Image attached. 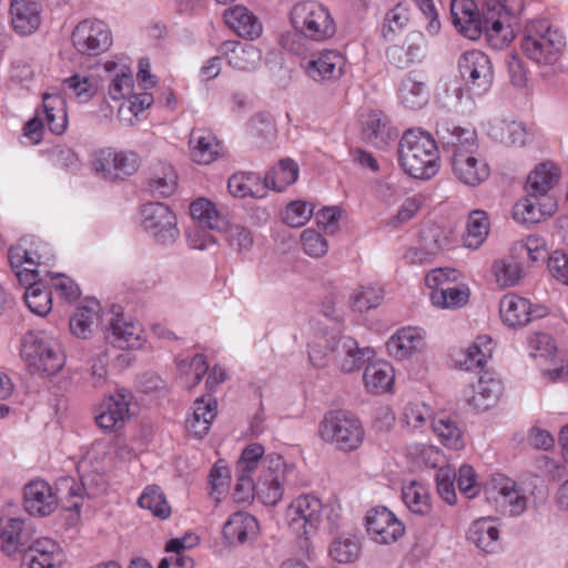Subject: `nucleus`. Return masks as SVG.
<instances>
[{
    "label": "nucleus",
    "instance_id": "30",
    "mask_svg": "<svg viewBox=\"0 0 568 568\" xmlns=\"http://www.w3.org/2000/svg\"><path fill=\"white\" fill-rule=\"evenodd\" d=\"M40 4L33 0H12L11 20L16 32L30 34L38 29L41 22Z\"/></svg>",
    "mask_w": 568,
    "mask_h": 568
},
{
    "label": "nucleus",
    "instance_id": "17",
    "mask_svg": "<svg viewBox=\"0 0 568 568\" xmlns=\"http://www.w3.org/2000/svg\"><path fill=\"white\" fill-rule=\"evenodd\" d=\"M132 399L130 392L121 389L106 398L95 416L97 425L109 433H116L123 428L129 418V405Z\"/></svg>",
    "mask_w": 568,
    "mask_h": 568
},
{
    "label": "nucleus",
    "instance_id": "4",
    "mask_svg": "<svg viewBox=\"0 0 568 568\" xmlns=\"http://www.w3.org/2000/svg\"><path fill=\"white\" fill-rule=\"evenodd\" d=\"M191 216L203 226L225 233L231 246L237 251H247L253 245V236L248 229L242 225H231L227 219L222 215L215 204L206 199H197L190 205Z\"/></svg>",
    "mask_w": 568,
    "mask_h": 568
},
{
    "label": "nucleus",
    "instance_id": "63",
    "mask_svg": "<svg viewBox=\"0 0 568 568\" xmlns=\"http://www.w3.org/2000/svg\"><path fill=\"white\" fill-rule=\"evenodd\" d=\"M308 359L316 368L327 367L333 361L332 336L325 339L314 341L308 344Z\"/></svg>",
    "mask_w": 568,
    "mask_h": 568
},
{
    "label": "nucleus",
    "instance_id": "41",
    "mask_svg": "<svg viewBox=\"0 0 568 568\" xmlns=\"http://www.w3.org/2000/svg\"><path fill=\"white\" fill-rule=\"evenodd\" d=\"M300 173L298 164L292 159H282L263 179L265 190L283 191L296 182Z\"/></svg>",
    "mask_w": 568,
    "mask_h": 568
},
{
    "label": "nucleus",
    "instance_id": "56",
    "mask_svg": "<svg viewBox=\"0 0 568 568\" xmlns=\"http://www.w3.org/2000/svg\"><path fill=\"white\" fill-rule=\"evenodd\" d=\"M62 85L65 91H69L79 102L90 101L95 92L97 88L92 83L89 77L75 73L63 80Z\"/></svg>",
    "mask_w": 568,
    "mask_h": 568
},
{
    "label": "nucleus",
    "instance_id": "50",
    "mask_svg": "<svg viewBox=\"0 0 568 568\" xmlns=\"http://www.w3.org/2000/svg\"><path fill=\"white\" fill-rule=\"evenodd\" d=\"M384 298V290L377 285H361L353 291L349 305L354 311L367 312L377 307Z\"/></svg>",
    "mask_w": 568,
    "mask_h": 568
},
{
    "label": "nucleus",
    "instance_id": "49",
    "mask_svg": "<svg viewBox=\"0 0 568 568\" xmlns=\"http://www.w3.org/2000/svg\"><path fill=\"white\" fill-rule=\"evenodd\" d=\"M402 497L407 508L417 515L425 516L432 510L430 496L427 488L416 481L403 487Z\"/></svg>",
    "mask_w": 568,
    "mask_h": 568
},
{
    "label": "nucleus",
    "instance_id": "8",
    "mask_svg": "<svg viewBox=\"0 0 568 568\" xmlns=\"http://www.w3.org/2000/svg\"><path fill=\"white\" fill-rule=\"evenodd\" d=\"M44 119L37 112L36 116L29 120L24 125V135L30 138L34 143H39L42 138L44 122L49 130L57 135L62 134L67 130L68 114L65 101L60 94H43Z\"/></svg>",
    "mask_w": 568,
    "mask_h": 568
},
{
    "label": "nucleus",
    "instance_id": "18",
    "mask_svg": "<svg viewBox=\"0 0 568 568\" xmlns=\"http://www.w3.org/2000/svg\"><path fill=\"white\" fill-rule=\"evenodd\" d=\"M23 506L31 516L45 517L57 509L58 497L49 483L34 479L24 486Z\"/></svg>",
    "mask_w": 568,
    "mask_h": 568
},
{
    "label": "nucleus",
    "instance_id": "21",
    "mask_svg": "<svg viewBox=\"0 0 568 568\" xmlns=\"http://www.w3.org/2000/svg\"><path fill=\"white\" fill-rule=\"evenodd\" d=\"M557 209L552 196L541 197L534 192H527L526 197L519 200L513 209V216L524 224L539 223L544 217L550 216Z\"/></svg>",
    "mask_w": 568,
    "mask_h": 568
},
{
    "label": "nucleus",
    "instance_id": "19",
    "mask_svg": "<svg viewBox=\"0 0 568 568\" xmlns=\"http://www.w3.org/2000/svg\"><path fill=\"white\" fill-rule=\"evenodd\" d=\"M436 135L443 148L452 155L460 151L479 149L475 130L462 128L449 119H442L437 122Z\"/></svg>",
    "mask_w": 568,
    "mask_h": 568
},
{
    "label": "nucleus",
    "instance_id": "42",
    "mask_svg": "<svg viewBox=\"0 0 568 568\" xmlns=\"http://www.w3.org/2000/svg\"><path fill=\"white\" fill-rule=\"evenodd\" d=\"M364 383L367 390L374 394L388 392L394 383V368L387 362H376L366 366Z\"/></svg>",
    "mask_w": 568,
    "mask_h": 568
},
{
    "label": "nucleus",
    "instance_id": "15",
    "mask_svg": "<svg viewBox=\"0 0 568 568\" xmlns=\"http://www.w3.org/2000/svg\"><path fill=\"white\" fill-rule=\"evenodd\" d=\"M333 361L343 373H353L363 367L374 352L359 347L356 339L346 335L332 336Z\"/></svg>",
    "mask_w": 568,
    "mask_h": 568
},
{
    "label": "nucleus",
    "instance_id": "10",
    "mask_svg": "<svg viewBox=\"0 0 568 568\" xmlns=\"http://www.w3.org/2000/svg\"><path fill=\"white\" fill-rule=\"evenodd\" d=\"M292 27L296 32L305 36L306 32L322 36H333L335 27L326 8L315 1L296 3L290 14Z\"/></svg>",
    "mask_w": 568,
    "mask_h": 568
},
{
    "label": "nucleus",
    "instance_id": "7",
    "mask_svg": "<svg viewBox=\"0 0 568 568\" xmlns=\"http://www.w3.org/2000/svg\"><path fill=\"white\" fill-rule=\"evenodd\" d=\"M288 528L300 539L307 541L316 534L322 520V503L312 495H301L286 509Z\"/></svg>",
    "mask_w": 568,
    "mask_h": 568
},
{
    "label": "nucleus",
    "instance_id": "27",
    "mask_svg": "<svg viewBox=\"0 0 568 568\" xmlns=\"http://www.w3.org/2000/svg\"><path fill=\"white\" fill-rule=\"evenodd\" d=\"M142 328L139 323L124 318L122 314L116 313L111 320L106 338L115 347L135 348L141 345Z\"/></svg>",
    "mask_w": 568,
    "mask_h": 568
},
{
    "label": "nucleus",
    "instance_id": "46",
    "mask_svg": "<svg viewBox=\"0 0 568 568\" xmlns=\"http://www.w3.org/2000/svg\"><path fill=\"white\" fill-rule=\"evenodd\" d=\"M489 233V221L485 211L474 210L468 215L464 244L468 248L477 250L481 246Z\"/></svg>",
    "mask_w": 568,
    "mask_h": 568
},
{
    "label": "nucleus",
    "instance_id": "28",
    "mask_svg": "<svg viewBox=\"0 0 568 568\" xmlns=\"http://www.w3.org/2000/svg\"><path fill=\"white\" fill-rule=\"evenodd\" d=\"M342 57L335 51H326L302 67L308 78L316 82L338 79L342 74Z\"/></svg>",
    "mask_w": 568,
    "mask_h": 568
},
{
    "label": "nucleus",
    "instance_id": "1",
    "mask_svg": "<svg viewBox=\"0 0 568 568\" xmlns=\"http://www.w3.org/2000/svg\"><path fill=\"white\" fill-rule=\"evenodd\" d=\"M452 22L459 32L475 31L489 36L511 29L516 20V11L506 4V0H488L480 10L474 0L450 1Z\"/></svg>",
    "mask_w": 568,
    "mask_h": 568
},
{
    "label": "nucleus",
    "instance_id": "53",
    "mask_svg": "<svg viewBox=\"0 0 568 568\" xmlns=\"http://www.w3.org/2000/svg\"><path fill=\"white\" fill-rule=\"evenodd\" d=\"M487 341L490 343V338L487 336L478 337L477 342L468 346L463 353V358L456 359L459 366L465 371L483 369L486 365L487 358L491 355V348L486 346L480 348L478 342Z\"/></svg>",
    "mask_w": 568,
    "mask_h": 568
},
{
    "label": "nucleus",
    "instance_id": "13",
    "mask_svg": "<svg viewBox=\"0 0 568 568\" xmlns=\"http://www.w3.org/2000/svg\"><path fill=\"white\" fill-rule=\"evenodd\" d=\"M454 176L463 184L477 186L490 175V168L479 149L460 151L450 156Z\"/></svg>",
    "mask_w": 568,
    "mask_h": 568
},
{
    "label": "nucleus",
    "instance_id": "16",
    "mask_svg": "<svg viewBox=\"0 0 568 568\" xmlns=\"http://www.w3.org/2000/svg\"><path fill=\"white\" fill-rule=\"evenodd\" d=\"M267 469L256 483V496L266 506H275L283 497L285 464L280 455L266 457Z\"/></svg>",
    "mask_w": 568,
    "mask_h": 568
},
{
    "label": "nucleus",
    "instance_id": "11",
    "mask_svg": "<svg viewBox=\"0 0 568 568\" xmlns=\"http://www.w3.org/2000/svg\"><path fill=\"white\" fill-rule=\"evenodd\" d=\"M141 224L156 242L168 244L179 236L176 216L163 203H146L141 207Z\"/></svg>",
    "mask_w": 568,
    "mask_h": 568
},
{
    "label": "nucleus",
    "instance_id": "9",
    "mask_svg": "<svg viewBox=\"0 0 568 568\" xmlns=\"http://www.w3.org/2000/svg\"><path fill=\"white\" fill-rule=\"evenodd\" d=\"M458 68L470 94L481 97L488 92L494 81L493 64L488 55L478 50L467 51L459 58Z\"/></svg>",
    "mask_w": 568,
    "mask_h": 568
},
{
    "label": "nucleus",
    "instance_id": "35",
    "mask_svg": "<svg viewBox=\"0 0 568 568\" xmlns=\"http://www.w3.org/2000/svg\"><path fill=\"white\" fill-rule=\"evenodd\" d=\"M215 415V400L206 402L203 397L195 399L193 413L185 422L186 432L195 438H203L209 433Z\"/></svg>",
    "mask_w": 568,
    "mask_h": 568
},
{
    "label": "nucleus",
    "instance_id": "34",
    "mask_svg": "<svg viewBox=\"0 0 568 568\" xmlns=\"http://www.w3.org/2000/svg\"><path fill=\"white\" fill-rule=\"evenodd\" d=\"M225 24L236 36H261L263 27L256 16L244 6H234L224 11Z\"/></svg>",
    "mask_w": 568,
    "mask_h": 568
},
{
    "label": "nucleus",
    "instance_id": "20",
    "mask_svg": "<svg viewBox=\"0 0 568 568\" xmlns=\"http://www.w3.org/2000/svg\"><path fill=\"white\" fill-rule=\"evenodd\" d=\"M33 534L21 518H0V549L8 556L27 550Z\"/></svg>",
    "mask_w": 568,
    "mask_h": 568
},
{
    "label": "nucleus",
    "instance_id": "3",
    "mask_svg": "<svg viewBox=\"0 0 568 568\" xmlns=\"http://www.w3.org/2000/svg\"><path fill=\"white\" fill-rule=\"evenodd\" d=\"M20 356L31 374L55 375L65 364L60 344L43 331H30L21 337Z\"/></svg>",
    "mask_w": 568,
    "mask_h": 568
},
{
    "label": "nucleus",
    "instance_id": "48",
    "mask_svg": "<svg viewBox=\"0 0 568 568\" xmlns=\"http://www.w3.org/2000/svg\"><path fill=\"white\" fill-rule=\"evenodd\" d=\"M138 505L143 509L150 510L154 517L160 519H168L172 513L165 495L156 485H150L144 488L138 499Z\"/></svg>",
    "mask_w": 568,
    "mask_h": 568
},
{
    "label": "nucleus",
    "instance_id": "33",
    "mask_svg": "<svg viewBox=\"0 0 568 568\" xmlns=\"http://www.w3.org/2000/svg\"><path fill=\"white\" fill-rule=\"evenodd\" d=\"M503 322L509 327H523L531 321V304L516 294L505 295L499 304Z\"/></svg>",
    "mask_w": 568,
    "mask_h": 568
},
{
    "label": "nucleus",
    "instance_id": "22",
    "mask_svg": "<svg viewBox=\"0 0 568 568\" xmlns=\"http://www.w3.org/2000/svg\"><path fill=\"white\" fill-rule=\"evenodd\" d=\"M491 484L493 489L498 494L496 500L504 513L510 516H519L526 510L528 496L515 480L503 475H495Z\"/></svg>",
    "mask_w": 568,
    "mask_h": 568
},
{
    "label": "nucleus",
    "instance_id": "60",
    "mask_svg": "<svg viewBox=\"0 0 568 568\" xmlns=\"http://www.w3.org/2000/svg\"><path fill=\"white\" fill-rule=\"evenodd\" d=\"M456 480V470L450 466L439 467L435 475V481L439 496L449 505L456 503V493L454 481Z\"/></svg>",
    "mask_w": 568,
    "mask_h": 568
},
{
    "label": "nucleus",
    "instance_id": "45",
    "mask_svg": "<svg viewBox=\"0 0 568 568\" xmlns=\"http://www.w3.org/2000/svg\"><path fill=\"white\" fill-rule=\"evenodd\" d=\"M99 303L95 300L89 301L87 305L77 308L70 318V329L72 334L81 338H88L93 326L99 321Z\"/></svg>",
    "mask_w": 568,
    "mask_h": 568
},
{
    "label": "nucleus",
    "instance_id": "61",
    "mask_svg": "<svg viewBox=\"0 0 568 568\" xmlns=\"http://www.w3.org/2000/svg\"><path fill=\"white\" fill-rule=\"evenodd\" d=\"M314 206L305 201L291 202L284 212V222L292 227H302L312 217Z\"/></svg>",
    "mask_w": 568,
    "mask_h": 568
},
{
    "label": "nucleus",
    "instance_id": "26",
    "mask_svg": "<svg viewBox=\"0 0 568 568\" xmlns=\"http://www.w3.org/2000/svg\"><path fill=\"white\" fill-rule=\"evenodd\" d=\"M258 532V523L254 516L245 511L232 514L223 525L222 534L230 544H244L255 538Z\"/></svg>",
    "mask_w": 568,
    "mask_h": 568
},
{
    "label": "nucleus",
    "instance_id": "52",
    "mask_svg": "<svg viewBox=\"0 0 568 568\" xmlns=\"http://www.w3.org/2000/svg\"><path fill=\"white\" fill-rule=\"evenodd\" d=\"M69 485L70 496H82V491L88 497H95L105 491L108 481L103 474L98 471H89L81 476V484L78 485L73 479H65Z\"/></svg>",
    "mask_w": 568,
    "mask_h": 568
},
{
    "label": "nucleus",
    "instance_id": "51",
    "mask_svg": "<svg viewBox=\"0 0 568 568\" xmlns=\"http://www.w3.org/2000/svg\"><path fill=\"white\" fill-rule=\"evenodd\" d=\"M179 369L181 384L191 389L202 381L209 369L206 357L203 354H196L190 362L182 359L179 362Z\"/></svg>",
    "mask_w": 568,
    "mask_h": 568
},
{
    "label": "nucleus",
    "instance_id": "58",
    "mask_svg": "<svg viewBox=\"0 0 568 568\" xmlns=\"http://www.w3.org/2000/svg\"><path fill=\"white\" fill-rule=\"evenodd\" d=\"M494 136L506 145H524L526 131L520 123L500 121L494 126Z\"/></svg>",
    "mask_w": 568,
    "mask_h": 568
},
{
    "label": "nucleus",
    "instance_id": "54",
    "mask_svg": "<svg viewBox=\"0 0 568 568\" xmlns=\"http://www.w3.org/2000/svg\"><path fill=\"white\" fill-rule=\"evenodd\" d=\"M359 554L361 545L355 537L335 538L329 546V556L339 564L353 562Z\"/></svg>",
    "mask_w": 568,
    "mask_h": 568
},
{
    "label": "nucleus",
    "instance_id": "2",
    "mask_svg": "<svg viewBox=\"0 0 568 568\" xmlns=\"http://www.w3.org/2000/svg\"><path fill=\"white\" fill-rule=\"evenodd\" d=\"M398 161L403 170L415 179L428 180L440 168L434 138L419 129L407 130L398 144Z\"/></svg>",
    "mask_w": 568,
    "mask_h": 568
},
{
    "label": "nucleus",
    "instance_id": "55",
    "mask_svg": "<svg viewBox=\"0 0 568 568\" xmlns=\"http://www.w3.org/2000/svg\"><path fill=\"white\" fill-rule=\"evenodd\" d=\"M23 298L29 310L36 315L44 316L52 308L51 293L43 285L28 287Z\"/></svg>",
    "mask_w": 568,
    "mask_h": 568
},
{
    "label": "nucleus",
    "instance_id": "32",
    "mask_svg": "<svg viewBox=\"0 0 568 568\" xmlns=\"http://www.w3.org/2000/svg\"><path fill=\"white\" fill-rule=\"evenodd\" d=\"M149 191L155 196L172 195L178 186V174L174 168L164 161H156L150 166L148 178Z\"/></svg>",
    "mask_w": 568,
    "mask_h": 568
},
{
    "label": "nucleus",
    "instance_id": "37",
    "mask_svg": "<svg viewBox=\"0 0 568 568\" xmlns=\"http://www.w3.org/2000/svg\"><path fill=\"white\" fill-rule=\"evenodd\" d=\"M467 538L481 551L496 552L500 548L499 530L490 519L481 518L474 521L468 530Z\"/></svg>",
    "mask_w": 568,
    "mask_h": 568
},
{
    "label": "nucleus",
    "instance_id": "29",
    "mask_svg": "<svg viewBox=\"0 0 568 568\" xmlns=\"http://www.w3.org/2000/svg\"><path fill=\"white\" fill-rule=\"evenodd\" d=\"M363 134L367 141L383 149L388 141L397 138L398 132L390 125L387 115L381 111H371L363 123Z\"/></svg>",
    "mask_w": 568,
    "mask_h": 568
},
{
    "label": "nucleus",
    "instance_id": "47",
    "mask_svg": "<svg viewBox=\"0 0 568 568\" xmlns=\"http://www.w3.org/2000/svg\"><path fill=\"white\" fill-rule=\"evenodd\" d=\"M388 61L399 69L409 67L412 63L420 62L426 55V48L415 42H404L387 49Z\"/></svg>",
    "mask_w": 568,
    "mask_h": 568
},
{
    "label": "nucleus",
    "instance_id": "24",
    "mask_svg": "<svg viewBox=\"0 0 568 568\" xmlns=\"http://www.w3.org/2000/svg\"><path fill=\"white\" fill-rule=\"evenodd\" d=\"M251 40L253 38H242V40H227L222 43L221 51L233 68L250 71L260 63L261 50Z\"/></svg>",
    "mask_w": 568,
    "mask_h": 568
},
{
    "label": "nucleus",
    "instance_id": "36",
    "mask_svg": "<svg viewBox=\"0 0 568 568\" xmlns=\"http://www.w3.org/2000/svg\"><path fill=\"white\" fill-rule=\"evenodd\" d=\"M227 189L232 196L244 199L247 196L261 199L266 195L263 180L251 172H237L229 178Z\"/></svg>",
    "mask_w": 568,
    "mask_h": 568
},
{
    "label": "nucleus",
    "instance_id": "64",
    "mask_svg": "<svg viewBox=\"0 0 568 568\" xmlns=\"http://www.w3.org/2000/svg\"><path fill=\"white\" fill-rule=\"evenodd\" d=\"M432 409L424 403H409L405 406L400 422L413 429L419 428L426 424L430 417Z\"/></svg>",
    "mask_w": 568,
    "mask_h": 568
},
{
    "label": "nucleus",
    "instance_id": "62",
    "mask_svg": "<svg viewBox=\"0 0 568 568\" xmlns=\"http://www.w3.org/2000/svg\"><path fill=\"white\" fill-rule=\"evenodd\" d=\"M303 251L312 257H322L328 251L326 239L314 229H306L301 234Z\"/></svg>",
    "mask_w": 568,
    "mask_h": 568
},
{
    "label": "nucleus",
    "instance_id": "40",
    "mask_svg": "<svg viewBox=\"0 0 568 568\" xmlns=\"http://www.w3.org/2000/svg\"><path fill=\"white\" fill-rule=\"evenodd\" d=\"M193 160L199 164H210L220 154V142L210 132L193 130L190 134Z\"/></svg>",
    "mask_w": 568,
    "mask_h": 568
},
{
    "label": "nucleus",
    "instance_id": "38",
    "mask_svg": "<svg viewBox=\"0 0 568 568\" xmlns=\"http://www.w3.org/2000/svg\"><path fill=\"white\" fill-rule=\"evenodd\" d=\"M424 346V336L413 327L399 329L387 343L389 353L400 359L422 351Z\"/></svg>",
    "mask_w": 568,
    "mask_h": 568
},
{
    "label": "nucleus",
    "instance_id": "31",
    "mask_svg": "<svg viewBox=\"0 0 568 568\" xmlns=\"http://www.w3.org/2000/svg\"><path fill=\"white\" fill-rule=\"evenodd\" d=\"M503 390L501 382L485 373L471 388V396H468L467 400L475 408L486 410L497 404Z\"/></svg>",
    "mask_w": 568,
    "mask_h": 568
},
{
    "label": "nucleus",
    "instance_id": "23",
    "mask_svg": "<svg viewBox=\"0 0 568 568\" xmlns=\"http://www.w3.org/2000/svg\"><path fill=\"white\" fill-rule=\"evenodd\" d=\"M562 38H520L524 54L537 64H555L565 48Z\"/></svg>",
    "mask_w": 568,
    "mask_h": 568
},
{
    "label": "nucleus",
    "instance_id": "6",
    "mask_svg": "<svg viewBox=\"0 0 568 568\" xmlns=\"http://www.w3.org/2000/svg\"><path fill=\"white\" fill-rule=\"evenodd\" d=\"M320 434L325 442L335 444L343 452L357 449L364 439L359 419L342 410L325 415L320 425Z\"/></svg>",
    "mask_w": 568,
    "mask_h": 568
},
{
    "label": "nucleus",
    "instance_id": "25",
    "mask_svg": "<svg viewBox=\"0 0 568 568\" xmlns=\"http://www.w3.org/2000/svg\"><path fill=\"white\" fill-rule=\"evenodd\" d=\"M22 565L29 568H54L59 557V546L50 538L31 540L22 551Z\"/></svg>",
    "mask_w": 568,
    "mask_h": 568
},
{
    "label": "nucleus",
    "instance_id": "59",
    "mask_svg": "<svg viewBox=\"0 0 568 568\" xmlns=\"http://www.w3.org/2000/svg\"><path fill=\"white\" fill-rule=\"evenodd\" d=\"M409 19L408 7L402 2L397 3L385 16L383 26L384 36L404 32L409 23Z\"/></svg>",
    "mask_w": 568,
    "mask_h": 568
},
{
    "label": "nucleus",
    "instance_id": "57",
    "mask_svg": "<svg viewBox=\"0 0 568 568\" xmlns=\"http://www.w3.org/2000/svg\"><path fill=\"white\" fill-rule=\"evenodd\" d=\"M496 282L503 287L516 285L521 278V267L513 260H498L493 264Z\"/></svg>",
    "mask_w": 568,
    "mask_h": 568
},
{
    "label": "nucleus",
    "instance_id": "39",
    "mask_svg": "<svg viewBox=\"0 0 568 568\" xmlns=\"http://www.w3.org/2000/svg\"><path fill=\"white\" fill-rule=\"evenodd\" d=\"M559 169L551 162L538 164L527 178L526 192H534L541 197L550 196L548 192L559 181Z\"/></svg>",
    "mask_w": 568,
    "mask_h": 568
},
{
    "label": "nucleus",
    "instance_id": "43",
    "mask_svg": "<svg viewBox=\"0 0 568 568\" xmlns=\"http://www.w3.org/2000/svg\"><path fill=\"white\" fill-rule=\"evenodd\" d=\"M432 428L440 443L450 449L464 447V436L456 420L446 415L435 416L432 420Z\"/></svg>",
    "mask_w": 568,
    "mask_h": 568
},
{
    "label": "nucleus",
    "instance_id": "12",
    "mask_svg": "<svg viewBox=\"0 0 568 568\" xmlns=\"http://www.w3.org/2000/svg\"><path fill=\"white\" fill-rule=\"evenodd\" d=\"M92 165L97 173L113 181L135 173L139 169V156L134 152L105 149L95 153Z\"/></svg>",
    "mask_w": 568,
    "mask_h": 568
},
{
    "label": "nucleus",
    "instance_id": "5",
    "mask_svg": "<svg viewBox=\"0 0 568 568\" xmlns=\"http://www.w3.org/2000/svg\"><path fill=\"white\" fill-rule=\"evenodd\" d=\"M459 277L460 273L449 267L435 268L426 275L425 283L430 288L429 297L434 306L454 310L468 303L469 288L456 284Z\"/></svg>",
    "mask_w": 568,
    "mask_h": 568
},
{
    "label": "nucleus",
    "instance_id": "14",
    "mask_svg": "<svg viewBox=\"0 0 568 568\" xmlns=\"http://www.w3.org/2000/svg\"><path fill=\"white\" fill-rule=\"evenodd\" d=\"M366 529L372 539L381 545L393 544L405 532L404 524L386 507H376L367 513Z\"/></svg>",
    "mask_w": 568,
    "mask_h": 568
},
{
    "label": "nucleus",
    "instance_id": "44",
    "mask_svg": "<svg viewBox=\"0 0 568 568\" xmlns=\"http://www.w3.org/2000/svg\"><path fill=\"white\" fill-rule=\"evenodd\" d=\"M429 92L424 80H419L412 73L400 83L399 98L402 103L409 109H420L428 101Z\"/></svg>",
    "mask_w": 568,
    "mask_h": 568
}]
</instances>
